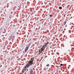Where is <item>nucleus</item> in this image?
I'll use <instances>...</instances> for the list:
<instances>
[{
    "label": "nucleus",
    "mask_w": 74,
    "mask_h": 74,
    "mask_svg": "<svg viewBox=\"0 0 74 74\" xmlns=\"http://www.w3.org/2000/svg\"><path fill=\"white\" fill-rule=\"evenodd\" d=\"M29 63H28L26 65V67H28L30 66V64H33V59L31 58V60L29 61Z\"/></svg>",
    "instance_id": "f257e3e1"
},
{
    "label": "nucleus",
    "mask_w": 74,
    "mask_h": 74,
    "mask_svg": "<svg viewBox=\"0 0 74 74\" xmlns=\"http://www.w3.org/2000/svg\"><path fill=\"white\" fill-rule=\"evenodd\" d=\"M30 43H29L28 45V46L27 47H26V49H25V52H26V51H27V50H28V49H29V46H30Z\"/></svg>",
    "instance_id": "f03ea898"
},
{
    "label": "nucleus",
    "mask_w": 74,
    "mask_h": 74,
    "mask_svg": "<svg viewBox=\"0 0 74 74\" xmlns=\"http://www.w3.org/2000/svg\"><path fill=\"white\" fill-rule=\"evenodd\" d=\"M47 44H45L42 47V49H45V47H46V46H47Z\"/></svg>",
    "instance_id": "7ed1b4c3"
},
{
    "label": "nucleus",
    "mask_w": 74,
    "mask_h": 74,
    "mask_svg": "<svg viewBox=\"0 0 74 74\" xmlns=\"http://www.w3.org/2000/svg\"><path fill=\"white\" fill-rule=\"evenodd\" d=\"M42 51H43V49H41V50H40V51H39L40 52H41L42 53Z\"/></svg>",
    "instance_id": "20e7f679"
},
{
    "label": "nucleus",
    "mask_w": 74,
    "mask_h": 74,
    "mask_svg": "<svg viewBox=\"0 0 74 74\" xmlns=\"http://www.w3.org/2000/svg\"><path fill=\"white\" fill-rule=\"evenodd\" d=\"M59 9H60V10H61V9H62V7H59Z\"/></svg>",
    "instance_id": "39448f33"
},
{
    "label": "nucleus",
    "mask_w": 74,
    "mask_h": 74,
    "mask_svg": "<svg viewBox=\"0 0 74 74\" xmlns=\"http://www.w3.org/2000/svg\"><path fill=\"white\" fill-rule=\"evenodd\" d=\"M32 73H33V71H32L30 72V74H32Z\"/></svg>",
    "instance_id": "423d86ee"
},
{
    "label": "nucleus",
    "mask_w": 74,
    "mask_h": 74,
    "mask_svg": "<svg viewBox=\"0 0 74 74\" xmlns=\"http://www.w3.org/2000/svg\"><path fill=\"white\" fill-rule=\"evenodd\" d=\"M46 66H47V67H48V66H49V64H48L46 65Z\"/></svg>",
    "instance_id": "0eeeda50"
},
{
    "label": "nucleus",
    "mask_w": 74,
    "mask_h": 74,
    "mask_svg": "<svg viewBox=\"0 0 74 74\" xmlns=\"http://www.w3.org/2000/svg\"><path fill=\"white\" fill-rule=\"evenodd\" d=\"M60 66H63V64H60Z\"/></svg>",
    "instance_id": "6e6552de"
},
{
    "label": "nucleus",
    "mask_w": 74,
    "mask_h": 74,
    "mask_svg": "<svg viewBox=\"0 0 74 74\" xmlns=\"http://www.w3.org/2000/svg\"><path fill=\"white\" fill-rule=\"evenodd\" d=\"M50 17H51V16H52V15H50Z\"/></svg>",
    "instance_id": "1a4fd4ad"
},
{
    "label": "nucleus",
    "mask_w": 74,
    "mask_h": 74,
    "mask_svg": "<svg viewBox=\"0 0 74 74\" xmlns=\"http://www.w3.org/2000/svg\"><path fill=\"white\" fill-rule=\"evenodd\" d=\"M38 54H39V55H40V53H38Z\"/></svg>",
    "instance_id": "9d476101"
},
{
    "label": "nucleus",
    "mask_w": 74,
    "mask_h": 74,
    "mask_svg": "<svg viewBox=\"0 0 74 74\" xmlns=\"http://www.w3.org/2000/svg\"><path fill=\"white\" fill-rule=\"evenodd\" d=\"M64 25H65V23H64Z\"/></svg>",
    "instance_id": "9b49d317"
},
{
    "label": "nucleus",
    "mask_w": 74,
    "mask_h": 74,
    "mask_svg": "<svg viewBox=\"0 0 74 74\" xmlns=\"http://www.w3.org/2000/svg\"><path fill=\"white\" fill-rule=\"evenodd\" d=\"M10 37H12V35H11V36H10Z\"/></svg>",
    "instance_id": "f8f14e48"
},
{
    "label": "nucleus",
    "mask_w": 74,
    "mask_h": 74,
    "mask_svg": "<svg viewBox=\"0 0 74 74\" xmlns=\"http://www.w3.org/2000/svg\"><path fill=\"white\" fill-rule=\"evenodd\" d=\"M23 71H23V72H24Z\"/></svg>",
    "instance_id": "ddd939ff"
},
{
    "label": "nucleus",
    "mask_w": 74,
    "mask_h": 74,
    "mask_svg": "<svg viewBox=\"0 0 74 74\" xmlns=\"http://www.w3.org/2000/svg\"><path fill=\"white\" fill-rule=\"evenodd\" d=\"M66 23V22H65V23Z\"/></svg>",
    "instance_id": "4468645a"
},
{
    "label": "nucleus",
    "mask_w": 74,
    "mask_h": 74,
    "mask_svg": "<svg viewBox=\"0 0 74 74\" xmlns=\"http://www.w3.org/2000/svg\"><path fill=\"white\" fill-rule=\"evenodd\" d=\"M67 38H66V39H67Z\"/></svg>",
    "instance_id": "2eb2a0df"
},
{
    "label": "nucleus",
    "mask_w": 74,
    "mask_h": 74,
    "mask_svg": "<svg viewBox=\"0 0 74 74\" xmlns=\"http://www.w3.org/2000/svg\"><path fill=\"white\" fill-rule=\"evenodd\" d=\"M65 69H66V67H65Z\"/></svg>",
    "instance_id": "dca6fc26"
},
{
    "label": "nucleus",
    "mask_w": 74,
    "mask_h": 74,
    "mask_svg": "<svg viewBox=\"0 0 74 74\" xmlns=\"http://www.w3.org/2000/svg\"><path fill=\"white\" fill-rule=\"evenodd\" d=\"M66 38H67V37H66Z\"/></svg>",
    "instance_id": "f3484780"
}]
</instances>
